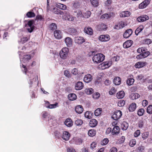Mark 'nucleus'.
Here are the masks:
<instances>
[{
	"instance_id": "f257e3e1",
	"label": "nucleus",
	"mask_w": 152,
	"mask_h": 152,
	"mask_svg": "<svg viewBox=\"0 0 152 152\" xmlns=\"http://www.w3.org/2000/svg\"><path fill=\"white\" fill-rule=\"evenodd\" d=\"M105 56L102 53L94 54L92 58V61L95 64H99L102 62L105 59Z\"/></svg>"
},
{
	"instance_id": "6ab92c4d",
	"label": "nucleus",
	"mask_w": 152,
	"mask_h": 152,
	"mask_svg": "<svg viewBox=\"0 0 152 152\" xmlns=\"http://www.w3.org/2000/svg\"><path fill=\"white\" fill-rule=\"evenodd\" d=\"M92 79V76L90 74H87L84 77V81L86 83H89Z\"/></svg>"
},
{
	"instance_id": "a18cd8bd",
	"label": "nucleus",
	"mask_w": 152,
	"mask_h": 152,
	"mask_svg": "<svg viewBox=\"0 0 152 152\" xmlns=\"http://www.w3.org/2000/svg\"><path fill=\"white\" fill-rule=\"evenodd\" d=\"M85 91L87 94H91L94 92V90L92 88H88L85 89Z\"/></svg>"
},
{
	"instance_id": "0e129e2a",
	"label": "nucleus",
	"mask_w": 152,
	"mask_h": 152,
	"mask_svg": "<svg viewBox=\"0 0 152 152\" xmlns=\"http://www.w3.org/2000/svg\"><path fill=\"white\" fill-rule=\"evenodd\" d=\"M64 75L65 76L67 77H70L71 75L69 72L68 70H65L64 71Z\"/></svg>"
},
{
	"instance_id": "c85d7f7f",
	"label": "nucleus",
	"mask_w": 152,
	"mask_h": 152,
	"mask_svg": "<svg viewBox=\"0 0 152 152\" xmlns=\"http://www.w3.org/2000/svg\"><path fill=\"white\" fill-rule=\"evenodd\" d=\"M68 31L72 35H76L78 33L76 28H71L68 29Z\"/></svg>"
},
{
	"instance_id": "4d7b16f0",
	"label": "nucleus",
	"mask_w": 152,
	"mask_h": 152,
	"mask_svg": "<svg viewBox=\"0 0 152 152\" xmlns=\"http://www.w3.org/2000/svg\"><path fill=\"white\" fill-rule=\"evenodd\" d=\"M109 17L108 14H104L101 16V18L102 20L107 19L109 18Z\"/></svg>"
},
{
	"instance_id": "58836bf2",
	"label": "nucleus",
	"mask_w": 152,
	"mask_h": 152,
	"mask_svg": "<svg viewBox=\"0 0 152 152\" xmlns=\"http://www.w3.org/2000/svg\"><path fill=\"white\" fill-rule=\"evenodd\" d=\"M47 103L48 104V105L46 106V107L47 108L50 109L54 108L56 107L58 104V103L57 102L55 104H49V103L48 102H47V103H46V104H47Z\"/></svg>"
},
{
	"instance_id": "6e6552de",
	"label": "nucleus",
	"mask_w": 152,
	"mask_h": 152,
	"mask_svg": "<svg viewBox=\"0 0 152 152\" xmlns=\"http://www.w3.org/2000/svg\"><path fill=\"white\" fill-rule=\"evenodd\" d=\"M97 28L99 31H105L107 30V27L106 24L102 23L97 26Z\"/></svg>"
},
{
	"instance_id": "e2e57ef3",
	"label": "nucleus",
	"mask_w": 152,
	"mask_h": 152,
	"mask_svg": "<svg viewBox=\"0 0 152 152\" xmlns=\"http://www.w3.org/2000/svg\"><path fill=\"white\" fill-rule=\"evenodd\" d=\"M140 131L139 130H137L134 133V136L135 137H137L140 135Z\"/></svg>"
},
{
	"instance_id": "09e8293b",
	"label": "nucleus",
	"mask_w": 152,
	"mask_h": 152,
	"mask_svg": "<svg viewBox=\"0 0 152 152\" xmlns=\"http://www.w3.org/2000/svg\"><path fill=\"white\" fill-rule=\"evenodd\" d=\"M109 142V140L108 139L105 138L101 141V144L102 145H106Z\"/></svg>"
},
{
	"instance_id": "680f3d73",
	"label": "nucleus",
	"mask_w": 152,
	"mask_h": 152,
	"mask_svg": "<svg viewBox=\"0 0 152 152\" xmlns=\"http://www.w3.org/2000/svg\"><path fill=\"white\" fill-rule=\"evenodd\" d=\"M100 95L99 93L96 92L92 95L93 97L95 99H97L100 96Z\"/></svg>"
},
{
	"instance_id": "603ef678",
	"label": "nucleus",
	"mask_w": 152,
	"mask_h": 152,
	"mask_svg": "<svg viewBox=\"0 0 152 152\" xmlns=\"http://www.w3.org/2000/svg\"><path fill=\"white\" fill-rule=\"evenodd\" d=\"M83 123V121L81 119L77 120L75 122V124L77 126H80Z\"/></svg>"
},
{
	"instance_id": "f03ea898",
	"label": "nucleus",
	"mask_w": 152,
	"mask_h": 152,
	"mask_svg": "<svg viewBox=\"0 0 152 152\" xmlns=\"http://www.w3.org/2000/svg\"><path fill=\"white\" fill-rule=\"evenodd\" d=\"M69 53V48L66 47H64L60 51L59 54L60 56L62 59H66L68 56Z\"/></svg>"
},
{
	"instance_id": "69168bd1",
	"label": "nucleus",
	"mask_w": 152,
	"mask_h": 152,
	"mask_svg": "<svg viewBox=\"0 0 152 152\" xmlns=\"http://www.w3.org/2000/svg\"><path fill=\"white\" fill-rule=\"evenodd\" d=\"M145 48L143 47L139 48L137 49V51L138 53L142 54L143 51H145Z\"/></svg>"
},
{
	"instance_id": "c9c22d12",
	"label": "nucleus",
	"mask_w": 152,
	"mask_h": 152,
	"mask_svg": "<svg viewBox=\"0 0 152 152\" xmlns=\"http://www.w3.org/2000/svg\"><path fill=\"white\" fill-rule=\"evenodd\" d=\"M80 4H81L80 2L77 1H75L73 2V6L75 8L77 9L80 7Z\"/></svg>"
},
{
	"instance_id": "49530a36",
	"label": "nucleus",
	"mask_w": 152,
	"mask_h": 152,
	"mask_svg": "<svg viewBox=\"0 0 152 152\" xmlns=\"http://www.w3.org/2000/svg\"><path fill=\"white\" fill-rule=\"evenodd\" d=\"M91 14V12L89 11H87L84 13L83 17L85 18H89Z\"/></svg>"
},
{
	"instance_id": "72a5a7b5",
	"label": "nucleus",
	"mask_w": 152,
	"mask_h": 152,
	"mask_svg": "<svg viewBox=\"0 0 152 152\" xmlns=\"http://www.w3.org/2000/svg\"><path fill=\"white\" fill-rule=\"evenodd\" d=\"M69 99L71 101L75 100L77 97L76 95L74 94H69L68 96Z\"/></svg>"
},
{
	"instance_id": "c03bdc74",
	"label": "nucleus",
	"mask_w": 152,
	"mask_h": 152,
	"mask_svg": "<svg viewBox=\"0 0 152 152\" xmlns=\"http://www.w3.org/2000/svg\"><path fill=\"white\" fill-rule=\"evenodd\" d=\"M74 12L77 13V15H76V16L77 18H81L82 17H83V15L82 12L81 10L75 11Z\"/></svg>"
},
{
	"instance_id": "052dcab7",
	"label": "nucleus",
	"mask_w": 152,
	"mask_h": 152,
	"mask_svg": "<svg viewBox=\"0 0 152 152\" xmlns=\"http://www.w3.org/2000/svg\"><path fill=\"white\" fill-rule=\"evenodd\" d=\"M116 92V90L114 87L111 88L110 90L109 91V94L110 95H113Z\"/></svg>"
},
{
	"instance_id": "de8ad7c7",
	"label": "nucleus",
	"mask_w": 152,
	"mask_h": 152,
	"mask_svg": "<svg viewBox=\"0 0 152 152\" xmlns=\"http://www.w3.org/2000/svg\"><path fill=\"white\" fill-rule=\"evenodd\" d=\"M150 52L147 51V49L145 48V51H143L142 55H143L144 58H145L148 56L150 54Z\"/></svg>"
},
{
	"instance_id": "bf43d9fd",
	"label": "nucleus",
	"mask_w": 152,
	"mask_h": 152,
	"mask_svg": "<svg viewBox=\"0 0 152 152\" xmlns=\"http://www.w3.org/2000/svg\"><path fill=\"white\" fill-rule=\"evenodd\" d=\"M125 104V102L124 100H120L118 103V106L119 107H123Z\"/></svg>"
},
{
	"instance_id": "f704fd0d",
	"label": "nucleus",
	"mask_w": 152,
	"mask_h": 152,
	"mask_svg": "<svg viewBox=\"0 0 152 152\" xmlns=\"http://www.w3.org/2000/svg\"><path fill=\"white\" fill-rule=\"evenodd\" d=\"M57 5L58 8L63 10H66L67 8L66 6L63 4L58 3Z\"/></svg>"
},
{
	"instance_id": "774afa93",
	"label": "nucleus",
	"mask_w": 152,
	"mask_h": 152,
	"mask_svg": "<svg viewBox=\"0 0 152 152\" xmlns=\"http://www.w3.org/2000/svg\"><path fill=\"white\" fill-rule=\"evenodd\" d=\"M137 88V86H134L130 88L129 90L131 92H134L136 91Z\"/></svg>"
},
{
	"instance_id": "cd10ccee",
	"label": "nucleus",
	"mask_w": 152,
	"mask_h": 152,
	"mask_svg": "<svg viewBox=\"0 0 152 152\" xmlns=\"http://www.w3.org/2000/svg\"><path fill=\"white\" fill-rule=\"evenodd\" d=\"M85 117L89 119L91 118L93 115V114L91 112L86 111L84 114Z\"/></svg>"
},
{
	"instance_id": "4c0bfd02",
	"label": "nucleus",
	"mask_w": 152,
	"mask_h": 152,
	"mask_svg": "<svg viewBox=\"0 0 152 152\" xmlns=\"http://www.w3.org/2000/svg\"><path fill=\"white\" fill-rule=\"evenodd\" d=\"M50 29L52 31H54L57 28V25L55 23H52L49 25Z\"/></svg>"
},
{
	"instance_id": "f3484780",
	"label": "nucleus",
	"mask_w": 152,
	"mask_h": 152,
	"mask_svg": "<svg viewBox=\"0 0 152 152\" xmlns=\"http://www.w3.org/2000/svg\"><path fill=\"white\" fill-rule=\"evenodd\" d=\"M84 87L83 83L80 81L78 82L76 84L75 88L76 90H79L82 89Z\"/></svg>"
},
{
	"instance_id": "aec40b11",
	"label": "nucleus",
	"mask_w": 152,
	"mask_h": 152,
	"mask_svg": "<svg viewBox=\"0 0 152 152\" xmlns=\"http://www.w3.org/2000/svg\"><path fill=\"white\" fill-rule=\"evenodd\" d=\"M75 110V112L77 113H81L83 110V107L81 105H78L76 106Z\"/></svg>"
},
{
	"instance_id": "473e14b6",
	"label": "nucleus",
	"mask_w": 152,
	"mask_h": 152,
	"mask_svg": "<svg viewBox=\"0 0 152 152\" xmlns=\"http://www.w3.org/2000/svg\"><path fill=\"white\" fill-rule=\"evenodd\" d=\"M125 95V93L123 91H121L117 94L116 96L118 99H122Z\"/></svg>"
},
{
	"instance_id": "c756f323",
	"label": "nucleus",
	"mask_w": 152,
	"mask_h": 152,
	"mask_svg": "<svg viewBox=\"0 0 152 152\" xmlns=\"http://www.w3.org/2000/svg\"><path fill=\"white\" fill-rule=\"evenodd\" d=\"M144 28V27L143 25H140L135 30V33L136 35H137L138 34L141 32Z\"/></svg>"
},
{
	"instance_id": "8fccbe9b",
	"label": "nucleus",
	"mask_w": 152,
	"mask_h": 152,
	"mask_svg": "<svg viewBox=\"0 0 152 152\" xmlns=\"http://www.w3.org/2000/svg\"><path fill=\"white\" fill-rule=\"evenodd\" d=\"M136 141L135 139L131 140L129 142V144L130 146L134 147L136 144Z\"/></svg>"
},
{
	"instance_id": "a211bd4d",
	"label": "nucleus",
	"mask_w": 152,
	"mask_h": 152,
	"mask_svg": "<svg viewBox=\"0 0 152 152\" xmlns=\"http://www.w3.org/2000/svg\"><path fill=\"white\" fill-rule=\"evenodd\" d=\"M64 124L67 127H70L72 126L73 122L70 118H68L65 120Z\"/></svg>"
},
{
	"instance_id": "f8f14e48",
	"label": "nucleus",
	"mask_w": 152,
	"mask_h": 152,
	"mask_svg": "<svg viewBox=\"0 0 152 152\" xmlns=\"http://www.w3.org/2000/svg\"><path fill=\"white\" fill-rule=\"evenodd\" d=\"M84 31L86 34L91 35L93 34V30L90 27H86L84 28Z\"/></svg>"
},
{
	"instance_id": "9d476101",
	"label": "nucleus",
	"mask_w": 152,
	"mask_h": 152,
	"mask_svg": "<svg viewBox=\"0 0 152 152\" xmlns=\"http://www.w3.org/2000/svg\"><path fill=\"white\" fill-rule=\"evenodd\" d=\"M147 64V63L145 61H139L136 63L134 66L137 68H140L143 67Z\"/></svg>"
},
{
	"instance_id": "ddd939ff",
	"label": "nucleus",
	"mask_w": 152,
	"mask_h": 152,
	"mask_svg": "<svg viewBox=\"0 0 152 152\" xmlns=\"http://www.w3.org/2000/svg\"><path fill=\"white\" fill-rule=\"evenodd\" d=\"M54 34L55 37L57 39H61L62 37V34L61 31L56 30L54 31Z\"/></svg>"
},
{
	"instance_id": "6e6d98bb",
	"label": "nucleus",
	"mask_w": 152,
	"mask_h": 152,
	"mask_svg": "<svg viewBox=\"0 0 152 152\" xmlns=\"http://www.w3.org/2000/svg\"><path fill=\"white\" fill-rule=\"evenodd\" d=\"M147 112L149 114H152V105H149L147 108Z\"/></svg>"
},
{
	"instance_id": "338daca9",
	"label": "nucleus",
	"mask_w": 152,
	"mask_h": 152,
	"mask_svg": "<svg viewBox=\"0 0 152 152\" xmlns=\"http://www.w3.org/2000/svg\"><path fill=\"white\" fill-rule=\"evenodd\" d=\"M147 6L146 5L144 4L143 2H142L139 4V8L140 9H143L145 8Z\"/></svg>"
},
{
	"instance_id": "37998d69",
	"label": "nucleus",
	"mask_w": 152,
	"mask_h": 152,
	"mask_svg": "<svg viewBox=\"0 0 152 152\" xmlns=\"http://www.w3.org/2000/svg\"><path fill=\"white\" fill-rule=\"evenodd\" d=\"M35 14L33 12L30 11L27 12L26 14V16L28 18H33L35 16Z\"/></svg>"
},
{
	"instance_id": "5fc2aeb1",
	"label": "nucleus",
	"mask_w": 152,
	"mask_h": 152,
	"mask_svg": "<svg viewBox=\"0 0 152 152\" xmlns=\"http://www.w3.org/2000/svg\"><path fill=\"white\" fill-rule=\"evenodd\" d=\"M143 43L145 44L149 45L151 43V40L149 39H146L143 40Z\"/></svg>"
},
{
	"instance_id": "ea45409f",
	"label": "nucleus",
	"mask_w": 152,
	"mask_h": 152,
	"mask_svg": "<svg viewBox=\"0 0 152 152\" xmlns=\"http://www.w3.org/2000/svg\"><path fill=\"white\" fill-rule=\"evenodd\" d=\"M96 131L94 129L90 130L88 133L89 136L90 137H93L96 134Z\"/></svg>"
},
{
	"instance_id": "412c9836",
	"label": "nucleus",
	"mask_w": 152,
	"mask_h": 152,
	"mask_svg": "<svg viewBox=\"0 0 152 152\" xmlns=\"http://www.w3.org/2000/svg\"><path fill=\"white\" fill-rule=\"evenodd\" d=\"M132 41L131 40H127L123 44V46L124 48H127L130 47L132 45Z\"/></svg>"
},
{
	"instance_id": "3c124183",
	"label": "nucleus",
	"mask_w": 152,
	"mask_h": 152,
	"mask_svg": "<svg viewBox=\"0 0 152 152\" xmlns=\"http://www.w3.org/2000/svg\"><path fill=\"white\" fill-rule=\"evenodd\" d=\"M145 110L141 108L139 109L137 112V114L139 116L142 115L144 113Z\"/></svg>"
},
{
	"instance_id": "bb28decb",
	"label": "nucleus",
	"mask_w": 152,
	"mask_h": 152,
	"mask_svg": "<svg viewBox=\"0 0 152 152\" xmlns=\"http://www.w3.org/2000/svg\"><path fill=\"white\" fill-rule=\"evenodd\" d=\"M128 127V123L126 122H123L121 124V127L123 130H126Z\"/></svg>"
},
{
	"instance_id": "2f4dec72",
	"label": "nucleus",
	"mask_w": 152,
	"mask_h": 152,
	"mask_svg": "<svg viewBox=\"0 0 152 152\" xmlns=\"http://www.w3.org/2000/svg\"><path fill=\"white\" fill-rule=\"evenodd\" d=\"M102 113V109L99 108L97 109L94 111V115L95 116H98L101 115Z\"/></svg>"
},
{
	"instance_id": "2eb2a0df",
	"label": "nucleus",
	"mask_w": 152,
	"mask_h": 152,
	"mask_svg": "<svg viewBox=\"0 0 152 152\" xmlns=\"http://www.w3.org/2000/svg\"><path fill=\"white\" fill-rule=\"evenodd\" d=\"M137 108V104L134 102L130 104L128 108L129 111L130 112H132L135 111Z\"/></svg>"
},
{
	"instance_id": "4be33fe9",
	"label": "nucleus",
	"mask_w": 152,
	"mask_h": 152,
	"mask_svg": "<svg viewBox=\"0 0 152 152\" xmlns=\"http://www.w3.org/2000/svg\"><path fill=\"white\" fill-rule=\"evenodd\" d=\"M131 14V12L128 11H125L122 12L120 14L121 17H125L129 16Z\"/></svg>"
},
{
	"instance_id": "a878e982",
	"label": "nucleus",
	"mask_w": 152,
	"mask_h": 152,
	"mask_svg": "<svg viewBox=\"0 0 152 152\" xmlns=\"http://www.w3.org/2000/svg\"><path fill=\"white\" fill-rule=\"evenodd\" d=\"M53 12L54 14L57 15H63L64 14L63 12L56 8H54L53 9Z\"/></svg>"
},
{
	"instance_id": "b1692460",
	"label": "nucleus",
	"mask_w": 152,
	"mask_h": 152,
	"mask_svg": "<svg viewBox=\"0 0 152 152\" xmlns=\"http://www.w3.org/2000/svg\"><path fill=\"white\" fill-rule=\"evenodd\" d=\"M97 124V121L96 119H93L90 121L89 125L91 127H95Z\"/></svg>"
},
{
	"instance_id": "1a4fd4ad",
	"label": "nucleus",
	"mask_w": 152,
	"mask_h": 152,
	"mask_svg": "<svg viewBox=\"0 0 152 152\" xmlns=\"http://www.w3.org/2000/svg\"><path fill=\"white\" fill-rule=\"evenodd\" d=\"M34 23V21L33 20H29L28 23V25L30 27V28H27V30L30 33L34 29V26H32Z\"/></svg>"
},
{
	"instance_id": "13d9d810",
	"label": "nucleus",
	"mask_w": 152,
	"mask_h": 152,
	"mask_svg": "<svg viewBox=\"0 0 152 152\" xmlns=\"http://www.w3.org/2000/svg\"><path fill=\"white\" fill-rule=\"evenodd\" d=\"M144 121L142 120H140L138 123V126L140 128H142L144 125Z\"/></svg>"
},
{
	"instance_id": "5701e85b",
	"label": "nucleus",
	"mask_w": 152,
	"mask_h": 152,
	"mask_svg": "<svg viewBox=\"0 0 152 152\" xmlns=\"http://www.w3.org/2000/svg\"><path fill=\"white\" fill-rule=\"evenodd\" d=\"M120 128L118 126H115L112 131V134L113 135L117 134L119 133Z\"/></svg>"
},
{
	"instance_id": "423d86ee",
	"label": "nucleus",
	"mask_w": 152,
	"mask_h": 152,
	"mask_svg": "<svg viewBox=\"0 0 152 152\" xmlns=\"http://www.w3.org/2000/svg\"><path fill=\"white\" fill-rule=\"evenodd\" d=\"M64 41L67 47H71L73 44V40L71 38L67 37L65 39Z\"/></svg>"
},
{
	"instance_id": "dca6fc26",
	"label": "nucleus",
	"mask_w": 152,
	"mask_h": 152,
	"mask_svg": "<svg viewBox=\"0 0 152 152\" xmlns=\"http://www.w3.org/2000/svg\"><path fill=\"white\" fill-rule=\"evenodd\" d=\"M132 33V31L131 29H128L126 30L123 34L124 38H127L129 37Z\"/></svg>"
},
{
	"instance_id": "e433bc0d",
	"label": "nucleus",
	"mask_w": 152,
	"mask_h": 152,
	"mask_svg": "<svg viewBox=\"0 0 152 152\" xmlns=\"http://www.w3.org/2000/svg\"><path fill=\"white\" fill-rule=\"evenodd\" d=\"M134 79L132 78H128L126 80V83L129 86H131L133 84L134 82Z\"/></svg>"
},
{
	"instance_id": "864d4df0",
	"label": "nucleus",
	"mask_w": 152,
	"mask_h": 152,
	"mask_svg": "<svg viewBox=\"0 0 152 152\" xmlns=\"http://www.w3.org/2000/svg\"><path fill=\"white\" fill-rule=\"evenodd\" d=\"M54 134L56 137L58 138H60L61 136V133L58 131H55Z\"/></svg>"
},
{
	"instance_id": "7ed1b4c3",
	"label": "nucleus",
	"mask_w": 152,
	"mask_h": 152,
	"mask_svg": "<svg viewBox=\"0 0 152 152\" xmlns=\"http://www.w3.org/2000/svg\"><path fill=\"white\" fill-rule=\"evenodd\" d=\"M122 115V112L120 110H117L113 115L112 118L115 120H117L119 119Z\"/></svg>"
},
{
	"instance_id": "a19ab883",
	"label": "nucleus",
	"mask_w": 152,
	"mask_h": 152,
	"mask_svg": "<svg viewBox=\"0 0 152 152\" xmlns=\"http://www.w3.org/2000/svg\"><path fill=\"white\" fill-rule=\"evenodd\" d=\"M149 136V133L148 132H144L142 134V137L143 140L146 139Z\"/></svg>"
},
{
	"instance_id": "4468645a",
	"label": "nucleus",
	"mask_w": 152,
	"mask_h": 152,
	"mask_svg": "<svg viewBox=\"0 0 152 152\" xmlns=\"http://www.w3.org/2000/svg\"><path fill=\"white\" fill-rule=\"evenodd\" d=\"M70 137V134L67 131H64L63 133L62 138L66 141L68 140Z\"/></svg>"
},
{
	"instance_id": "9b49d317",
	"label": "nucleus",
	"mask_w": 152,
	"mask_h": 152,
	"mask_svg": "<svg viewBox=\"0 0 152 152\" xmlns=\"http://www.w3.org/2000/svg\"><path fill=\"white\" fill-rule=\"evenodd\" d=\"M75 41L76 43L79 44H82L85 41V40L83 37L78 36L75 37Z\"/></svg>"
},
{
	"instance_id": "7c9ffc66",
	"label": "nucleus",
	"mask_w": 152,
	"mask_h": 152,
	"mask_svg": "<svg viewBox=\"0 0 152 152\" xmlns=\"http://www.w3.org/2000/svg\"><path fill=\"white\" fill-rule=\"evenodd\" d=\"M121 78L119 77H115L113 80V83L115 85H120L121 83Z\"/></svg>"
},
{
	"instance_id": "0eeeda50",
	"label": "nucleus",
	"mask_w": 152,
	"mask_h": 152,
	"mask_svg": "<svg viewBox=\"0 0 152 152\" xmlns=\"http://www.w3.org/2000/svg\"><path fill=\"white\" fill-rule=\"evenodd\" d=\"M149 19V18L148 15H141L138 17L137 19V20L138 22H142L148 20Z\"/></svg>"
},
{
	"instance_id": "20e7f679",
	"label": "nucleus",
	"mask_w": 152,
	"mask_h": 152,
	"mask_svg": "<svg viewBox=\"0 0 152 152\" xmlns=\"http://www.w3.org/2000/svg\"><path fill=\"white\" fill-rule=\"evenodd\" d=\"M112 65V61H107L104 62L100 64L101 68L102 69H104L108 68Z\"/></svg>"
},
{
	"instance_id": "39448f33",
	"label": "nucleus",
	"mask_w": 152,
	"mask_h": 152,
	"mask_svg": "<svg viewBox=\"0 0 152 152\" xmlns=\"http://www.w3.org/2000/svg\"><path fill=\"white\" fill-rule=\"evenodd\" d=\"M99 39L101 41L107 42L110 39V37L108 34L102 35L99 36Z\"/></svg>"
},
{
	"instance_id": "79ce46f5",
	"label": "nucleus",
	"mask_w": 152,
	"mask_h": 152,
	"mask_svg": "<svg viewBox=\"0 0 152 152\" xmlns=\"http://www.w3.org/2000/svg\"><path fill=\"white\" fill-rule=\"evenodd\" d=\"M92 5L95 7H97L99 5L98 0H90Z\"/></svg>"
},
{
	"instance_id": "393cba45",
	"label": "nucleus",
	"mask_w": 152,
	"mask_h": 152,
	"mask_svg": "<svg viewBox=\"0 0 152 152\" xmlns=\"http://www.w3.org/2000/svg\"><path fill=\"white\" fill-rule=\"evenodd\" d=\"M140 97V95L139 94L136 93H132L130 96V98L132 100L137 99Z\"/></svg>"
}]
</instances>
